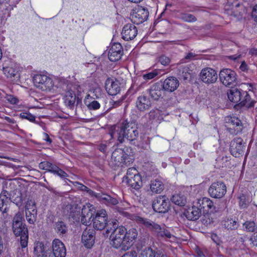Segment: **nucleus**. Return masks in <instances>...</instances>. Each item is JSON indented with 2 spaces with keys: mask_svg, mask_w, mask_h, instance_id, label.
I'll use <instances>...</instances> for the list:
<instances>
[{
  "mask_svg": "<svg viewBox=\"0 0 257 257\" xmlns=\"http://www.w3.org/2000/svg\"><path fill=\"white\" fill-rule=\"evenodd\" d=\"M109 134L112 139L116 138L119 143H122L125 140L129 141L136 140L139 136V132L135 122L123 120L111 126Z\"/></svg>",
  "mask_w": 257,
  "mask_h": 257,
  "instance_id": "1",
  "label": "nucleus"
},
{
  "mask_svg": "<svg viewBox=\"0 0 257 257\" xmlns=\"http://www.w3.org/2000/svg\"><path fill=\"white\" fill-rule=\"evenodd\" d=\"M24 221L23 213L19 211L13 219L12 225L14 234L17 236H20V244L22 248L27 246L28 240V230Z\"/></svg>",
  "mask_w": 257,
  "mask_h": 257,
  "instance_id": "2",
  "label": "nucleus"
},
{
  "mask_svg": "<svg viewBox=\"0 0 257 257\" xmlns=\"http://www.w3.org/2000/svg\"><path fill=\"white\" fill-rule=\"evenodd\" d=\"M113 229L111 228L110 230L108 229H107V232H110L112 230L110 236L111 243L112 246L116 248H120L123 250L128 249L130 248V244L125 240L126 228L123 226L118 227L115 222L113 224Z\"/></svg>",
  "mask_w": 257,
  "mask_h": 257,
  "instance_id": "3",
  "label": "nucleus"
},
{
  "mask_svg": "<svg viewBox=\"0 0 257 257\" xmlns=\"http://www.w3.org/2000/svg\"><path fill=\"white\" fill-rule=\"evenodd\" d=\"M136 220L139 223L142 224L145 227L155 231L158 237L169 239L173 238L174 240H175V236L172 235L171 233L168 230L165 229L164 227H162L160 225L154 222L153 221L140 216H137Z\"/></svg>",
  "mask_w": 257,
  "mask_h": 257,
  "instance_id": "4",
  "label": "nucleus"
},
{
  "mask_svg": "<svg viewBox=\"0 0 257 257\" xmlns=\"http://www.w3.org/2000/svg\"><path fill=\"white\" fill-rule=\"evenodd\" d=\"M134 160V156L130 154L128 149L125 150L117 149L112 152L110 162L112 165L118 166L128 165L133 162Z\"/></svg>",
  "mask_w": 257,
  "mask_h": 257,
  "instance_id": "5",
  "label": "nucleus"
},
{
  "mask_svg": "<svg viewBox=\"0 0 257 257\" xmlns=\"http://www.w3.org/2000/svg\"><path fill=\"white\" fill-rule=\"evenodd\" d=\"M22 202V198L20 193H18L17 196L14 197V196H12L7 190H3L0 194V211L2 213H7L11 202L20 206Z\"/></svg>",
  "mask_w": 257,
  "mask_h": 257,
  "instance_id": "6",
  "label": "nucleus"
},
{
  "mask_svg": "<svg viewBox=\"0 0 257 257\" xmlns=\"http://www.w3.org/2000/svg\"><path fill=\"white\" fill-rule=\"evenodd\" d=\"M125 179L127 185L136 190H139L143 185L142 177L135 168L127 169Z\"/></svg>",
  "mask_w": 257,
  "mask_h": 257,
  "instance_id": "7",
  "label": "nucleus"
},
{
  "mask_svg": "<svg viewBox=\"0 0 257 257\" xmlns=\"http://www.w3.org/2000/svg\"><path fill=\"white\" fill-rule=\"evenodd\" d=\"M33 80L35 86L42 91H50L54 86L52 79L45 74H35Z\"/></svg>",
  "mask_w": 257,
  "mask_h": 257,
  "instance_id": "8",
  "label": "nucleus"
},
{
  "mask_svg": "<svg viewBox=\"0 0 257 257\" xmlns=\"http://www.w3.org/2000/svg\"><path fill=\"white\" fill-rule=\"evenodd\" d=\"M225 126L229 133L236 135L240 133L243 126L241 120L235 116H227L224 119Z\"/></svg>",
  "mask_w": 257,
  "mask_h": 257,
  "instance_id": "9",
  "label": "nucleus"
},
{
  "mask_svg": "<svg viewBox=\"0 0 257 257\" xmlns=\"http://www.w3.org/2000/svg\"><path fill=\"white\" fill-rule=\"evenodd\" d=\"M178 213L182 218H186L190 220H196L201 216V209L198 206L193 205L191 208L188 206L185 207L180 208L179 210H178Z\"/></svg>",
  "mask_w": 257,
  "mask_h": 257,
  "instance_id": "10",
  "label": "nucleus"
},
{
  "mask_svg": "<svg viewBox=\"0 0 257 257\" xmlns=\"http://www.w3.org/2000/svg\"><path fill=\"white\" fill-rule=\"evenodd\" d=\"M219 78L220 82L226 86H231L236 83L237 75L233 70L224 68L220 71Z\"/></svg>",
  "mask_w": 257,
  "mask_h": 257,
  "instance_id": "11",
  "label": "nucleus"
},
{
  "mask_svg": "<svg viewBox=\"0 0 257 257\" xmlns=\"http://www.w3.org/2000/svg\"><path fill=\"white\" fill-rule=\"evenodd\" d=\"M208 192L212 198L220 199L226 194V186L223 182L217 181L211 184Z\"/></svg>",
  "mask_w": 257,
  "mask_h": 257,
  "instance_id": "12",
  "label": "nucleus"
},
{
  "mask_svg": "<svg viewBox=\"0 0 257 257\" xmlns=\"http://www.w3.org/2000/svg\"><path fill=\"white\" fill-rule=\"evenodd\" d=\"M149 15L147 9L139 6L133 11L130 19L134 24L139 25L147 20Z\"/></svg>",
  "mask_w": 257,
  "mask_h": 257,
  "instance_id": "13",
  "label": "nucleus"
},
{
  "mask_svg": "<svg viewBox=\"0 0 257 257\" xmlns=\"http://www.w3.org/2000/svg\"><path fill=\"white\" fill-rule=\"evenodd\" d=\"M199 79L206 84L214 83L218 78L216 71L210 67L202 69L199 75Z\"/></svg>",
  "mask_w": 257,
  "mask_h": 257,
  "instance_id": "14",
  "label": "nucleus"
},
{
  "mask_svg": "<svg viewBox=\"0 0 257 257\" xmlns=\"http://www.w3.org/2000/svg\"><path fill=\"white\" fill-rule=\"evenodd\" d=\"M93 227L97 230L103 229L107 224V215L104 209L98 210L92 219Z\"/></svg>",
  "mask_w": 257,
  "mask_h": 257,
  "instance_id": "15",
  "label": "nucleus"
},
{
  "mask_svg": "<svg viewBox=\"0 0 257 257\" xmlns=\"http://www.w3.org/2000/svg\"><path fill=\"white\" fill-rule=\"evenodd\" d=\"M152 206L155 211L165 213L169 209V201L165 196H159L154 199Z\"/></svg>",
  "mask_w": 257,
  "mask_h": 257,
  "instance_id": "16",
  "label": "nucleus"
},
{
  "mask_svg": "<svg viewBox=\"0 0 257 257\" xmlns=\"http://www.w3.org/2000/svg\"><path fill=\"white\" fill-rule=\"evenodd\" d=\"M245 143L240 138H234L230 145V151L231 154L235 157H239L242 155L245 149Z\"/></svg>",
  "mask_w": 257,
  "mask_h": 257,
  "instance_id": "17",
  "label": "nucleus"
},
{
  "mask_svg": "<svg viewBox=\"0 0 257 257\" xmlns=\"http://www.w3.org/2000/svg\"><path fill=\"white\" fill-rule=\"evenodd\" d=\"M95 213L94 206L90 204L86 203L82 208L81 222L85 225H88L91 223V218Z\"/></svg>",
  "mask_w": 257,
  "mask_h": 257,
  "instance_id": "18",
  "label": "nucleus"
},
{
  "mask_svg": "<svg viewBox=\"0 0 257 257\" xmlns=\"http://www.w3.org/2000/svg\"><path fill=\"white\" fill-rule=\"evenodd\" d=\"M105 89L108 94L115 95L120 91V83L115 79L108 78L105 83Z\"/></svg>",
  "mask_w": 257,
  "mask_h": 257,
  "instance_id": "19",
  "label": "nucleus"
},
{
  "mask_svg": "<svg viewBox=\"0 0 257 257\" xmlns=\"http://www.w3.org/2000/svg\"><path fill=\"white\" fill-rule=\"evenodd\" d=\"M138 34L137 27L132 24L125 25L122 29V38L125 41L133 40Z\"/></svg>",
  "mask_w": 257,
  "mask_h": 257,
  "instance_id": "20",
  "label": "nucleus"
},
{
  "mask_svg": "<svg viewBox=\"0 0 257 257\" xmlns=\"http://www.w3.org/2000/svg\"><path fill=\"white\" fill-rule=\"evenodd\" d=\"M123 54V49L120 43L113 44L110 48L108 57L110 61L115 62L120 59Z\"/></svg>",
  "mask_w": 257,
  "mask_h": 257,
  "instance_id": "21",
  "label": "nucleus"
},
{
  "mask_svg": "<svg viewBox=\"0 0 257 257\" xmlns=\"http://www.w3.org/2000/svg\"><path fill=\"white\" fill-rule=\"evenodd\" d=\"M52 251L55 257H65L66 249L64 243L58 239L52 242Z\"/></svg>",
  "mask_w": 257,
  "mask_h": 257,
  "instance_id": "22",
  "label": "nucleus"
},
{
  "mask_svg": "<svg viewBox=\"0 0 257 257\" xmlns=\"http://www.w3.org/2000/svg\"><path fill=\"white\" fill-rule=\"evenodd\" d=\"M164 90L162 84L156 83L153 84L148 90V91L152 98L157 100L159 98L163 97L164 94Z\"/></svg>",
  "mask_w": 257,
  "mask_h": 257,
  "instance_id": "23",
  "label": "nucleus"
},
{
  "mask_svg": "<svg viewBox=\"0 0 257 257\" xmlns=\"http://www.w3.org/2000/svg\"><path fill=\"white\" fill-rule=\"evenodd\" d=\"M197 204L201 210L204 209L205 211L210 212L218 211L212 201L208 198L203 197L198 199Z\"/></svg>",
  "mask_w": 257,
  "mask_h": 257,
  "instance_id": "24",
  "label": "nucleus"
},
{
  "mask_svg": "<svg viewBox=\"0 0 257 257\" xmlns=\"http://www.w3.org/2000/svg\"><path fill=\"white\" fill-rule=\"evenodd\" d=\"M95 231L93 229H86L82 235V242L87 248H91L94 243Z\"/></svg>",
  "mask_w": 257,
  "mask_h": 257,
  "instance_id": "25",
  "label": "nucleus"
},
{
  "mask_svg": "<svg viewBox=\"0 0 257 257\" xmlns=\"http://www.w3.org/2000/svg\"><path fill=\"white\" fill-rule=\"evenodd\" d=\"M97 200L101 203L108 206H112L118 204V201L116 198H114L106 194H101L97 196Z\"/></svg>",
  "mask_w": 257,
  "mask_h": 257,
  "instance_id": "26",
  "label": "nucleus"
},
{
  "mask_svg": "<svg viewBox=\"0 0 257 257\" xmlns=\"http://www.w3.org/2000/svg\"><path fill=\"white\" fill-rule=\"evenodd\" d=\"M136 106L140 111L148 109L151 106V102L147 96L142 95L138 97L136 101Z\"/></svg>",
  "mask_w": 257,
  "mask_h": 257,
  "instance_id": "27",
  "label": "nucleus"
},
{
  "mask_svg": "<svg viewBox=\"0 0 257 257\" xmlns=\"http://www.w3.org/2000/svg\"><path fill=\"white\" fill-rule=\"evenodd\" d=\"M64 102L69 108L73 109L74 108L76 96L74 91L69 90L65 93L63 98Z\"/></svg>",
  "mask_w": 257,
  "mask_h": 257,
  "instance_id": "28",
  "label": "nucleus"
},
{
  "mask_svg": "<svg viewBox=\"0 0 257 257\" xmlns=\"http://www.w3.org/2000/svg\"><path fill=\"white\" fill-rule=\"evenodd\" d=\"M150 186V190L154 194L161 193L164 189V184L159 179L152 180Z\"/></svg>",
  "mask_w": 257,
  "mask_h": 257,
  "instance_id": "29",
  "label": "nucleus"
},
{
  "mask_svg": "<svg viewBox=\"0 0 257 257\" xmlns=\"http://www.w3.org/2000/svg\"><path fill=\"white\" fill-rule=\"evenodd\" d=\"M243 90L241 89L233 88L227 93L229 100L233 103H238L240 100V96Z\"/></svg>",
  "mask_w": 257,
  "mask_h": 257,
  "instance_id": "30",
  "label": "nucleus"
},
{
  "mask_svg": "<svg viewBox=\"0 0 257 257\" xmlns=\"http://www.w3.org/2000/svg\"><path fill=\"white\" fill-rule=\"evenodd\" d=\"M162 85L165 90L173 92L177 89V78L169 77L165 80Z\"/></svg>",
  "mask_w": 257,
  "mask_h": 257,
  "instance_id": "31",
  "label": "nucleus"
},
{
  "mask_svg": "<svg viewBox=\"0 0 257 257\" xmlns=\"http://www.w3.org/2000/svg\"><path fill=\"white\" fill-rule=\"evenodd\" d=\"M242 95L243 96L245 97V99L240 101V106H244L248 109L254 107L256 101L251 98L250 94L246 91L243 90Z\"/></svg>",
  "mask_w": 257,
  "mask_h": 257,
  "instance_id": "32",
  "label": "nucleus"
},
{
  "mask_svg": "<svg viewBox=\"0 0 257 257\" xmlns=\"http://www.w3.org/2000/svg\"><path fill=\"white\" fill-rule=\"evenodd\" d=\"M194 67L193 65L189 64L185 66L183 68L180 67V72L182 71V77L184 80L190 81L193 75L192 68Z\"/></svg>",
  "mask_w": 257,
  "mask_h": 257,
  "instance_id": "33",
  "label": "nucleus"
},
{
  "mask_svg": "<svg viewBox=\"0 0 257 257\" xmlns=\"http://www.w3.org/2000/svg\"><path fill=\"white\" fill-rule=\"evenodd\" d=\"M237 220L236 218H226L222 221V225L228 230L236 229L239 226Z\"/></svg>",
  "mask_w": 257,
  "mask_h": 257,
  "instance_id": "34",
  "label": "nucleus"
},
{
  "mask_svg": "<svg viewBox=\"0 0 257 257\" xmlns=\"http://www.w3.org/2000/svg\"><path fill=\"white\" fill-rule=\"evenodd\" d=\"M46 249V246L42 242H37L35 243L34 253L37 257H47Z\"/></svg>",
  "mask_w": 257,
  "mask_h": 257,
  "instance_id": "35",
  "label": "nucleus"
},
{
  "mask_svg": "<svg viewBox=\"0 0 257 257\" xmlns=\"http://www.w3.org/2000/svg\"><path fill=\"white\" fill-rule=\"evenodd\" d=\"M138 232L136 229L132 228L128 231H126L125 240L127 243H129L130 247L132 245L133 242L137 238Z\"/></svg>",
  "mask_w": 257,
  "mask_h": 257,
  "instance_id": "36",
  "label": "nucleus"
},
{
  "mask_svg": "<svg viewBox=\"0 0 257 257\" xmlns=\"http://www.w3.org/2000/svg\"><path fill=\"white\" fill-rule=\"evenodd\" d=\"M55 230L60 235H63L68 231V226L63 221H58L55 223Z\"/></svg>",
  "mask_w": 257,
  "mask_h": 257,
  "instance_id": "37",
  "label": "nucleus"
},
{
  "mask_svg": "<svg viewBox=\"0 0 257 257\" xmlns=\"http://www.w3.org/2000/svg\"><path fill=\"white\" fill-rule=\"evenodd\" d=\"M51 172L54 175H56L59 176L61 178H65L66 177H68V175L65 172L55 165L51 170Z\"/></svg>",
  "mask_w": 257,
  "mask_h": 257,
  "instance_id": "38",
  "label": "nucleus"
},
{
  "mask_svg": "<svg viewBox=\"0 0 257 257\" xmlns=\"http://www.w3.org/2000/svg\"><path fill=\"white\" fill-rule=\"evenodd\" d=\"M188 194V192H186V193L181 194L180 193L178 195V206L182 207H185L187 205H186L187 203V198L186 195Z\"/></svg>",
  "mask_w": 257,
  "mask_h": 257,
  "instance_id": "39",
  "label": "nucleus"
},
{
  "mask_svg": "<svg viewBox=\"0 0 257 257\" xmlns=\"http://www.w3.org/2000/svg\"><path fill=\"white\" fill-rule=\"evenodd\" d=\"M37 212L26 211V217L30 224H34L36 221Z\"/></svg>",
  "mask_w": 257,
  "mask_h": 257,
  "instance_id": "40",
  "label": "nucleus"
},
{
  "mask_svg": "<svg viewBox=\"0 0 257 257\" xmlns=\"http://www.w3.org/2000/svg\"><path fill=\"white\" fill-rule=\"evenodd\" d=\"M26 211L37 212L35 201L32 199H29L25 206Z\"/></svg>",
  "mask_w": 257,
  "mask_h": 257,
  "instance_id": "41",
  "label": "nucleus"
},
{
  "mask_svg": "<svg viewBox=\"0 0 257 257\" xmlns=\"http://www.w3.org/2000/svg\"><path fill=\"white\" fill-rule=\"evenodd\" d=\"M243 226L248 232H253L256 228L255 223L253 221H247L243 223Z\"/></svg>",
  "mask_w": 257,
  "mask_h": 257,
  "instance_id": "42",
  "label": "nucleus"
},
{
  "mask_svg": "<svg viewBox=\"0 0 257 257\" xmlns=\"http://www.w3.org/2000/svg\"><path fill=\"white\" fill-rule=\"evenodd\" d=\"M54 165L52 164L49 162L44 161L40 163L39 165V168L43 170H46L48 172H51Z\"/></svg>",
  "mask_w": 257,
  "mask_h": 257,
  "instance_id": "43",
  "label": "nucleus"
},
{
  "mask_svg": "<svg viewBox=\"0 0 257 257\" xmlns=\"http://www.w3.org/2000/svg\"><path fill=\"white\" fill-rule=\"evenodd\" d=\"M239 205L241 208H246L249 203L248 198L243 194H242L239 197Z\"/></svg>",
  "mask_w": 257,
  "mask_h": 257,
  "instance_id": "44",
  "label": "nucleus"
},
{
  "mask_svg": "<svg viewBox=\"0 0 257 257\" xmlns=\"http://www.w3.org/2000/svg\"><path fill=\"white\" fill-rule=\"evenodd\" d=\"M20 117L22 119H26L31 122L35 120V116L29 112H22L20 114Z\"/></svg>",
  "mask_w": 257,
  "mask_h": 257,
  "instance_id": "45",
  "label": "nucleus"
},
{
  "mask_svg": "<svg viewBox=\"0 0 257 257\" xmlns=\"http://www.w3.org/2000/svg\"><path fill=\"white\" fill-rule=\"evenodd\" d=\"M160 113L161 111L159 109L157 108L153 109L151 110L149 113V118L152 120L155 119L156 118H158L160 114Z\"/></svg>",
  "mask_w": 257,
  "mask_h": 257,
  "instance_id": "46",
  "label": "nucleus"
},
{
  "mask_svg": "<svg viewBox=\"0 0 257 257\" xmlns=\"http://www.w3.org/2000/svg\"><path fill=\"white\" fill-rule=\"evenodd\" d=\"M180 18L188 22H193L196 21V18L193 15L189 14L183 15Z\"/></svg>",
  "mask_w": 257,
  "mask_h": 257,
  "instance_id": "47",
  "label": "nucleus"
},
{
  "mask_svg": "<svg viewBox=\"0 0 257 257\" xmlns=\"http://www.w3.org/2000/svg\"><path fill=\"white\" fill-rule=\"evenodd\" d=\"M159 62L164 66L168 65L170 63V59L165 55H162L159 58Z\"/></svg>",
  "mask_w": 257,
  "mask_h": 257,
  "instance_id": "48",
  "label": "nucleus"
},
{
  "mask_svg": "<svg viewBox=\"0 0 257 257\" xmlns=\"http://www.w3.org/2000/svg\"><path fill=\"white\" fill-rule=\"evenodd\" d=\"M3 71L4 74L8 77H12V76H14L15 75V70L11 67H6L4 68Z\"/></svg>",
  "mask_w": 257,
  "mask_h": 257,
  "instance_id": "49",
  "label": "nucleus"
},
{
  "mask_svg": "<svg viewBox=\"0 0 257 257\" xmlns=\"http://www.w3.org/2000/svg\"><path fill=\"white\" fill-rule=\"evenodd\" d=\"M139 257H152V249L150 247L145 248Z\"/></svg>",
  "mask_w": 257,
  "mask_h": 257,
  "instance_id": "50",
  "label": "nucleus"
},
{
  "mask_svg": "<svg viewBox=\"0 0 257 257\" xmlns=\"http://www.w3.org/2000/svg\"><path fill=\"white\" fill-rule=\"evenodd\" d=\"M5 98L8 102L12 104H17L19 101L18 99L16 97L11 94H7Z\"/></svg>",
  "mask_w": 257,
  "mask_h": 257,
  "instance_id": "51",
  "label": "nucleus"
},
{
  "mask_svg": "<svg viewBox=\"0 0 257 257\" xmlns=\"http://www.w3.org/2000/svg\"><path fill=\"white\" fill-rule=\"evenodd\" d=\"M157 75L158 73L156 71H152L144 74L143 75V78L146 80H149L154 78Z\"/></svg>",
  "mask_w": 257,
  "mask_h": 257,
  "instance_id": "52",
  "label": "nucleus"
},
{
  "mask_svg": "<svg viewBox=\"0 0 257 257\" xmlns=\"http://www.w3.org/2000/svg\"><path fill=\"white\" fill-rule=\"evenodd\" d=\"M195 54L193 53H192V52H190V53H189L184 58L181 59L180 61V63H186L189 61H190V60H192L193 59L195 56Z\"/></svg>",
  "mask_w": 257,
  "mask_h": 257,
  "instance_id": "53",
  "label": "nucleus"
},
{
  "mask_svg": "<svg viewBox=\"0 0 257 257\" xmlns=\"http://www.w3.org/2000/svg\"><path fill=\"white\" fill-rule=\"evenodd\" d=\"M100 106V104L98 101L93 100L88 105V107L89 109L96 110L98 109Z\"/></svg>",
  "mask_w": 257,
  "mask_h": 257,
  "instance_id": "54",
  "label": "nucleus"
},
{
  "mask_svg": "<svg viewBox=\"0 0 257 257\" xmlns=\"http://www.w3.org/2000/svg\"><path fill=\"white\" fill-rule=\"evenodd\" d=\"M239 69L243 72H247L248 70V66L245 61H242L239 67Z\"/></svg>",
  "mask_w": 257,
  "mask_h": 257,
  "instance_id": "55",
  "label": "nucleus"
},
{
  "mask_svg": "<svg viewBox=\"0 0 257 257\" xmlns=\"http://www.w3.org/2000/svg\"><path fill=\"white\" fill-rule=\"evenodd\" d=\"M152 257H165V255L160 251L152 249Z\"/></svg>",
  "mask_w": 257,
  "mask_h": 257,
  "instance_id": "56",
  "label": "nucleus"
},
{
  "mask_svg": "<svg viewBox=\"0 0 257 257\" xmlns=\"http://www.w3.org/2000/svg\"><path fill=\"white\" fill-rule=\"evenodd\" d=\"M110 103L112 106V107H116L121 105L122 103V100H118L117 101L111 100L110 101Z\"/></svg>",
  "mask_w": 257,
  "mask_h": 257,
  "instance_id": "57",
  "label": "nucleus"
},
{
  "mask_svg": "<svg viewBox=\"0 0 257 257\" xmlns=\"http://www.w3.org/2000/svg\"><path fill=\"white\" fill-rule=\"evenodd\" d=\"M197 257H206L205 254L199 248H197L195 251Z\"/></svg>",
  "mask_w": 257,
  "mask_h": 257,
  "instance_id": "58",
  "label": "nucleus"
},
{
  "mask_svg": "<svg viewBox=\"0 0 257 257\" xmlns=\"http://www.w3.org/2000/svg\"><path fill=\"white\" fill-rule=\"evenodd\" d=\"M190 117L191 118V121H192L193 124L197 123L199 120L198 116L196 114H195V115L194 116L193 114H191L190 115Z\"/></svg>",
  "mask_w": 257,
  "mask_h": 257,
  "instance_id": "59",
  "label": "nucleus"
},
{
  "mask_svg": "<svg viewBox=\"0 0 257 257\" xmlns=\"http://www.w3.org/2000/svg\"><path fill=\"white\" fill-rule=\"evenodd\" d=\"M43 139L49 144L52 143L51 139L50 138L49 135L47 133H45L43 134Z\"/></svg>",
  "mask_w": 257,
  "mask_h": 257,
  "instance_id": "60",
  "label": "nucleus"
},
{
  "mask_svg": "<svg viewBox=\"0 0 257 257\" xmlns=\"http://www.w3.org/2000/svg\"><path fill=\"white\" fill-rule=\"evenodd\" d=\"M240 56H241L240 55L235 54V55H233L228 56V58L230 60L235 61V60L238 59L239 58H240Z\"/></svg>",
  "mask_w": 257,
  "mask_h": 257,
  "instance_id": "61",
  "label": "nucleus"
},
{
  "mask_svg": "<svg viewBox=\"0 0 257 257\" xmlns=\"http://www.w3.org/2000/svg\"><path fill=\"white\" fill-rule=\"evenodd\" d=\"M87 192L89 195H91L92 196H95L96 198H97V196L98 195H100L101 194L100 193H96L94 192V191H93L92 190H91L89 188L88 189V190H87Z\"/></svg>",
  "mask_w": 257,
  "mask_h": 257,
  "instance_id": "62",
  "label": "nucleus"
},
{
  "mask_svg": "<svg viewBox=\"0 0 257 257\" xmlns=\"http://www.w3.org/2000/svg\"><path fill=\"white\" fill-rule=\"evenodd\" d=\"M107 146L105 144H100L98 147V149L102 152L104 153L106 151Z\"/></svg>",
  "mask_w": 257,
  "mask_h": 257,
  "instance_id": "63",
  "label": "nucleus"
},
{
  "mask_svg": "<svg viewBox=\"0 0 257 257\" xmlns=\"http://www.w3.org/2000/svg\"><path fill=\"white\" fill-rule=\"evenodd\" d=\"M252 243L254 245L257 246V233L255 235L252 239Z\"/></svg>",
  "mask_w": 257,
  "mask_h": 257,
  "instance_id": "64",
  "label": "nucleus"
}]
</instances>
